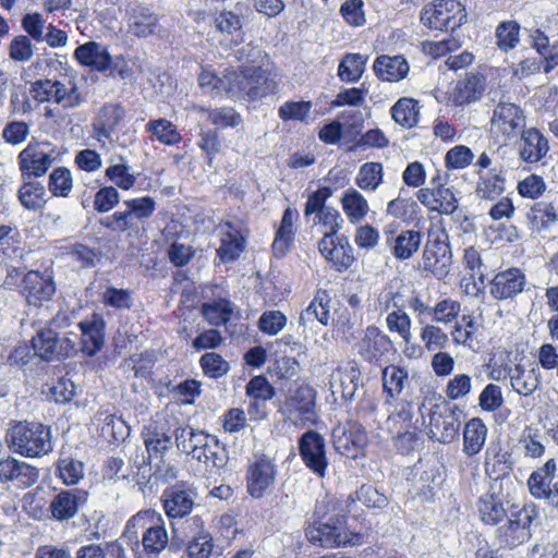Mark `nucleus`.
<instances>
[{"label": "nucleus", "mask_w": 558, "mask_h": 558, "mask_svg": "<svg viewBox=\"0 0 558 558\" xmlns=\"http://www.w3.org/2000/svg\"><path fill=\"white\" fill-rule=\"evenodd\" d=\"M179 522L171 521V537L165 526L163 518L155 510L137 512L126 522L122 537L136 547L142 546L149 558H157L165 550H180L186 543L187 533L181 531Z\"/></svg>", "instance_id": "1"}, {"label": "nucleus", "mask_w": 558, "mask_h": 558, "mask_svg": "<svg viewBox=\"0 0 558 558\" xmlns=\"http://www.w3.org/2000/svg\"><path fill=\"white\" fill-rule=\"evenodd\" d=\"M9 449L26 458H39L52 451L51 428L37 422H15L8 429Z\"/></svg>", "instance_id": "2"}, {"label": "nucleus", "mask_w": 558, "mask_h": 558, "mask_svg": "<svg viewBox=\"0 0 558 558\" xmlns=\"http://www.w3.org/2000/svg\"><path fill=\"white\" fill-rule=\"evenodd\" d=\"M537 517L538 510L533 504L510 510L509 515L495 530V544L501 549H513L527 542L532 536V522Z\"/></svg>", "instance_id": "3"}, {"label": "nucleus", "mask_w": 558, "mask_h": 558, "mask_svg": "<svg viewBox=\"0 0 558 558\" xmlns=\"http://www.w3.org/2000/svg\"><path fill=\"white\" fill-rule=\"evenodd\" d=\"M305 535L311 544L326 548L355 546L363 541L362 534L347 530L344 515L332 517L327 522L316 521L306 527Z\"/></svg>", "instance_id": "4"}, {"label": "nucleus", "mask_w": 558, "mask_h": 558, "mask_svg": "<svg viewBox=\"0 0 558 558\" xmlns=\"http://www.w3.org/2000/svg\"><path fill=\"white\" fill-rule=\"evenodd\" d=\"M420 17L429 29L454 31L466 20V11L458 0H434L423 7Z\"/></svg>", "instance_id": "5"}, {"label": "nucleus", "mask_w": 558, "mask_h": 558, "mask_svg": "<svg viewBox=\"0 0 558 558\" xmlns=\"http://www.w3.org/2000/svg\"><path fill=\"white\" fill-rule=\"evenodd\" d=\"M451 257L448 234L442 229H430L422 258L424 269L444 279L450 271Z\"/></svg>", "instance_id": "6"}, {"label": "nucleus", "mask_w": 558, "mask_h": 558, "mask_svg": "<svg viewBox=\"0 0 558 558\" xmlns=\"http://www.w3.org/2000/svg\"><path fill=\"white\" fill-rule=\"evenodd\" d=\"M227 97L256 99L267 94L266 77L260 66H245L241 71L228 70Z\"/></svg>", "instance_id": "7"}, {"label": "nucleus", "mask_w": 558, "mask_h": 558, "mask_svg": "<svg viewBox=\"0 0 558 558\" xmlns=\"http://www.w3.org/2000/svg\"><path fill=\"white\" fill-rule=\"evenodd\" d=\"M125 118V109L121 104L107 102L99 108L92 121L90 137L99 148L109 151L116 147L113 133Z\"/></svg>", "instance_id": "8"}, {"label": "nucleus", "mask_w": 558, "mask_h": 558, "mask_svg": "<svg viewBox=\"0 0 558 558\" xmlns=\"http://www.w3.org/2000/svg\"><path fill=\"white\" fill-rule=\"evenodd\" d=\"M462 411L448 402L433 404L429 409L430 437L439 442H451L458 435Z\"/></svg>", "instance_id": "9"}, {"label": "nucleus", "mask_w": 558, "mask_h": 558, "mask_svg": "<svg viewBox=\"0 0 558 558\" xmlns=\"http://www.w3.org/2000/svg\"><path fill=\"white\" fill-rule=\"evenodd\" d=\"M53 153L49 143L31 141L17 156L23 180L43 177L54 161Z\"/></svg>", "instance_id": "10"}, {"label": "nucleus", "mask_w": 558, "mask_h": 558, "mask_svg": "<svg viewBox=\"0 0 558 558\" xmlns=\"http://www.w3.org/2000/svg\"><path fill=\"white\" fill-rule=\"evenodd\" d=\"M316 390L303 384L289 390L280 411L294 423L313 422L316 415Z\"/></svg>", "instance_id": "11"}, {"label": "nucleus", "mask_w": 558, "mask_h": 558, "mask_svg": "<svg viewBox=\"0 0 558 558\" xmlns=\"http://www.w3.org/2000/svg\"><path fill=\"white\" fill-rule=\"evenodd\" d=\"M332 444L341 456L356 459L367 444V435L360 423L349 421L333 428Z\"/></svg>", "instance_id": "12"}, {"label": "nucleus", "mask_w": 558, "mask_h": 558, "mask_svg": "<svg viewBox=\"0 0 558 558\" xmlns=\"http://www.w3.org/2000/svg\"><path fill=\"white\" fill-rule=\"evenodd\" d=\"M525 116L523 110L512 102H499L490 119L492 132L507 140L515 137L523 131Z\"/></svg>", "instance_id": "13"}, {"label": "nucleus", "mask_w": 558, "mask_h": 558, "mask_svg": "<svg viewBox=\"0 0 558 558\" xmlns=\"http://www.w3.org/2000/svg\"><path fill=\"white\" fill-rule=\"evenodd\" d=\"M299 451L304 464L314 474L324 477L329 464L324 437L315 430L305 432L299 439Z\"/></svg>", "instance_id": "14"}, {"label": "nucleus", "mask_w": 558, "mask_h": 558, "mask_svg": "<svg viewBox=\"0 0 558 558\" xmlns=\"http://www.w3.org/2000/svg\"><path fill=\"white\" fill-rule=\"evenodd\" d=\"M88 494L82 489H62L54 494L47 509L49 518L63 523L73 519L87 502Z\"/></svg>", "instance_id": "15"}, {"label": "nucleus", "mask_w": 558, "mask_h": 558, "mask_svg": "<svg viewBox=\"0 0 558 558\" xmlns=\"http://www.w3.org/2000/svg\"><path fill=\"white\" fill-rule=\"evenodd\" d=\"M183 531L191 538L186 544V554L190 558H208L214 550V539L205 530V522L201 515H192L182 522Z\"/></svg>", "instance_id": "16"}, {"label": "nucleus", "mask_w": 558, "mask_h": 558, "mask_svg": "<svg viewBox=\"0 0 558 558\" xmlns=\"http://www.w3.org/2000/svg\"><path fill=\"white\" fill-rule=\"evenodd\" d=\"M39 478V470L25 461L12 456L0 459V482L3 485L13 483L15 486L26 488L33 486Z\"/></svg>", "instance_id": "17"}, {"label": "nucleus", "mask_w": 558, "mask_h": 558, "mask_svg": "<svg viewBox=\"0 0 558 558\" xmlns=\"http://www.w3.org/2000/svg\"><path fill=\"white\" fill-rule=\"evenodd\" d=\"M276 465L266 458L253 462L246 474V488L253 498H262L274 486L276 481Z\"/></svg>", "instance_id": "18"}, {"label": "nucleus", "mask_w": 558, "mask_h": 558, "mask_svg": "<svg viewBox=\"0 0 558 558\" xmlns=\"http://www.w3.org/2000/svg\"><path fill=\"white\" fill-rule=\"evenodd\" d=\"M318 250L338 271L347 270L354 260L353 248L345 236L323 235Z\"/></svg>", "instance_id": "19"}, {"label": "nucleus", "mask_w": 558, "mask_h": 558, "mask_svg": "<svg viewBox=\"0 0 558 558\" xmlns=\"http://www.w3.org/2000/svg\"><path fill=\"white\" fill-rule=\"evenodd\" d=\"M177 448L193 459L202 461L206 450L210 449L216 437L201 429L192 427H178L174 430Z\"/></svg>", "instance_id": "20"}, {"label": "nucleus", "mask_w": 558, "mask_h": 558, "mask_svg": "<svg viewBox=\"0 0 558 558\" xmlns=\"http://www.w3.org/2000/svg\"><path fill=\"white\" fill-rule=\"evenodd\" d=\"M23 293L28 304L39 306L51 300L56 284L49 274L31 270L23 278Z\"/></svg>", "instance_id": "21"}, {"label": "nucleus", "mask_w": 558, "mask_h": 558, "mask_svg": "<svg viewBox=\"0 0 558 558\" xmlns=\"http://www.w3.org/2000/svg\"><path fill=\"white\" fill-rule=\"evenodd\" d=\"M519 157L526 163H537L549 151L547 137L536 128L524 129L517 144Z\"/></svg>", "instance_id": "22"}, {"label": "nucleus", "mask_w": 558, "mask_h": 558, "mask_svg": "<svg viewBox=\"0 0 558 558\" xmlns=\"http://www.w3.org/2000/svg\"><path fill=\"white\" fill-rule=\"evenodd\" d=\"M196 494L192 489L174 486L162 494V505L167 517L171 521L181 520L189 515L195 505Z\"/></svg>", "instance_id": "23"}, {"label": "nucleus", "mask_w": 558, "mask_h": 558, "mask_svg": "<svg viewBox=\"0 0 558 558\" xmlns=\"http://www.w3.org/2000/svg\"><path fill=\"white\" fill-rule=\"evenodd\" d=\"M486 87V80L482 74L470 72L457 81L450 92V100L454 106H465L481 99Z\"/></svg>", "instance_id": "24"}, {"label": "nucleus", "mask_w": 558, "mask_h": 558, "mask_svg": "<svg viewBox=\"0 0 558 558\" xmlns=\"http://www.w3.org/2000/svg\"><path fill=\"white\" fill-rule=\"evenodd\" d=\"M424 402H415L414 399L399 401L395 411L387 418V428H414L424 425L422 408Z\"/></svg>", "instance_id": "25"}, {"label": "nucleus", "mask_w": 558, "mask_h": 558, "mask_svg": "<svg viewBox=\"0 0 558 558\" xmlns=\"http://www.w3.org/2000/svg\"><path fill=\"white\" fill-rule=\"evenodd\" d=\"M525 275L518 268L498 272L490 282L489 292L496 300L513 299L525 286Z\"/></svg>", "instance_id": "26"}, {"label": "nucleus", "mask_w": 558, "mask_h": 558, "mask_svg": "<svg viewBox=\"0 0 558 558\" xmlns=\"http://www.w3.org/2000/svg\"><path fill=\"white\" fill-rule=\"evenodd\" d=\"M498 483V477L495 478L490 492L482 495L477 502V510L481 521L487 525H498L508 515L509 512L502 497L499 493L495 492V486Z\"/></svg>", "instance_id": "27"}, {"label": "nucleus", "mask_w": 558, "mask_h": 558, "mask_svg": "<svg viewBox=\"0 0 558 558\" xmlns=\"http://www.w3.org/2000/svg\"><path fill=\"white\" fill-rule=\"evenodd\" d=\"M220 246L217 255L222 263L238 259L245 247V239L240 230L231 222H226L218 228Z\"/></svg>", "instance_id": "28"}, {"label": "nucleus", "mask_w": 558, "mask_h": 558, "mask_svg": "<svg viewBox=\"0 0 558 558\" xmlns=\"http://www.w3.org/2000/svg\"><path fill=\"white\" fill-rule=\"evenodd\" d=\"M373 70L381 81L397 83L407 77L410 66L403 56L383 54L375 59Z\"/></svg>", "instance_id": "29"}, {"label": "nucleus", "mask_w": 558, "mask_h": 558, "mask_svg": "<svg viewBox=\"0 0 558 558\" xmlns=\"http://www.w3.org/2000/svg\"><path fill=\"white\" fill-rule=\"evenodd\" d=\"M361 502L372 510H384L390 504L389 497L371 484H363L345 501L348 512L355 511L356 504Z\"/></svg>", "instance_id": "30"}, {"label": "nucleus", "mask_w": 558, "mask_h": 558, "mask_svg": "<svg viewBox=\"0 0 558 558\" xmlns=\"http://www.w3.org/2000/svg\"><path fill=\"white\" fill-rule=\"evenodd\" d=\"M108 166L105 169V178L111 182L114 187L123 191L131 190L137 180L132 167L128 163L123 155H112L107 160Z\"/></svg>", "instance_id": "31"}, {"label": "nucleus", "mask_w": 558, "mask_h": 558, "mask_svg": "<svg viewBox=\"0 0 558 558\" xmlns=\"http://www.w3.org/2000/svg\"><path fill=\"white\" fill-rule=\"evenodd\" d=\"M76 60L98 72H104L111 66L112 59L108 49L96 41H88L78 46L74 51Z\"/></svg>", "instance_id": "32"}, {"label": "nucleus", "mask_w": 558, "mask_h": 558, "mask_svg": "<svg viewBox=\"0 0 558 558\" xmlns=\"http://www.w3.org/2000/svg\"><path fill=\"white\" fill-rule=\"evenodd\" d=\"M340 204L351 225L363 222L371 211L368 201L354 187H349L343 191L340 197Z\"/></svg>", "instance_id": "33"}, {"label": "nucleus", "mask_w": 558, "mask_h": 558, "mask_svg": "<svg viewBox=\"0 0 558 558\" xmlns=\"http://www.w3.org/2000/svg\"><path fill=\"white\" fill-rule=\"evenodd\" d=\"M422 235L420 231L402 230L395 238H388L387 244L391 254L399 260L412 257L420 248Z\"/></svg>", "instance_id": "34"}, {"label": "nucleus", "mask_w": 558, "mask_h": 558, "mask_svg": "<svg viewBox=\"0 0 558 558\" xmlns=\"http://www.w3.org/2000/svg\"><path fill=\"white\" fill-rule=\"evenodd\" d=\"M298 216L296 209L288 207L284 210L272 243V250L277 256H283L292 244L294 239V221Z\"/></svg>", "instance_id": "35"}, {"label": "nucleus", "mask_w": 558, "mask_h": 558, "mask_svg": "<svg viewBox=\"0 0 558 558\" xmlns=\"http://www.w3.org/2000/svg\"><path fill=\"white\" fill-rule=\"evenodd\" d=\"M338 383H330L332 393L339 392L344 401H351L362 386L361 372L355 366L337 369Z\"/></svg>", "instance_id": "36"}, {"label": "nucleus", "mask_w": 558, "mask_h": 558, "mask_svg": "<svg viewBox=\"0 0 558 558\" xmlns=\"http://www.w3.org/2000/svg\"><path fill=\"white\" fill-rule=\"evenodd\" d=\"M487 437V427L478 417L471 418L463 430V452L469 456L478 453Z\"/></svg>", "instance_id": "37"}, {"label": "nucleus", "mask_w": 558, "mask_h": 558, "mask_svg": "<svg viewBox=\"0 0 558 558\" xmlns=\"http://www.w3.org/2000/svg\"><path fill=\"white\" fill-rule=\"evenodd\" d=\"M57 475L66 485H74L84 476V463L62 448L57 461Z\"/></svg>", "instance_id": "38"}, {"label": "nucleus", "mask_w": 558, "mask_h": 558, "mask_svg": "<svg viewBox=\"0 0 558 558\" xmlns=\"http://www.w3.org/2000/svg\"><path fill=\"white\" fill-rule=\"evenodd\" d=\"M54 351H45V353H38V351H12L7 361L10 365H20L25 369L34 373H39L45 369V365L52 360Z\"/></svg>", "instance_id": "39"}, {"label": "nucleus", "mask_w": 558, "mask_h": 558, "mask_svg": "<svg viewBox=\"0 0 558 558\" xmlns=\"http://www.w3.org/2000/svg\"><path fill=\"white\" fill-rule=\"evenodd\" d=\"M145 131L150 134L153 140L167 146L177 145L182 140L177 125L165 118L148 121L145 124Z\"/></svg>", "instance_id": "40"}, {"label": "nucleus", "mask_w": 558, "mask_h": 558, "mask_svg": "<svg viewBox=\"0 0 558 558\" xmlns=\"http://www.w3.org/2000/svg\"><path fill=\"white\" fill-rule=\"evenodd\" d=\"M555 471L556 463L550 459L531 474L527 485L532 496L545 499L547 490L550 489L551 483L555 480Z\"/></svg>", "instance_id": "41"}, {"label": "nucleus", "mask_w": 558, "mask_h": 558, "mask_svg": "<svg viewBox=\"0 0 558 558\" xmlns=\"http://www.w3.org/2000/svg\"><path fill=\"white\" fill-rule=\"evenodd\" d=\"M480 175L475 193L482 199H496L505 191V178L496 169L486 173L477 171Z\"/></svg>", "instance_id": "42"}, {"label": "nucleus", "mask_w": 558, "mask_h": 558, "mask_svg": "<svg viewBox=\"0 0 558 558\" xmlns=\"http://www.w3.org/2000/svg\"><path fill=\"white\" fill-rule=\"evenodd\" d=\"M391 117L399 125L411 129L418 121V102L409 97H402L390 109Z\"/></svg>", "instance_id": "43"}, {"label": "nucleus", "mask_w": 558, "mask_h": 558, "mask_svg": "<svg viewBox=\"0 0 558 558\" xmlns=\"http://www.w3.org/2000/svg\"><path fill=\"white\" fill-rule=\"evenodd\" d=\"M367 57L361 53H347L338 65V76L344 83H355L362 77Z\"/></svg>", "instance_id": "44"}, {"label": "nucleus", "mask_w": 558, "mask_h": 558, "mask_svg": "<svg viewBox=\"0 0 558 558\" xmlns=\"http://www.w3.org/2000/svg\"><path fill=\"white\" fill-rule=\"evenodd\" d=\"M130 32L137 37H148L160 33V25L156 14L147 9H138L130 21Z\"/></svg>", "instance_id": "45"}, {"label": "nucleus", "mask_w": 558, "mask_h": 558, "mask_svg": "<svg viewBox=\"0 0 558 558\" xmlns=\"http://www.w3.org/2000/svg\"><path fill=\"white\" fill-rule=\"evenodd\" d=\"M234 305L227 299L214 300L202 305L204 318L214 326L226 325L232 317Z\"/></svg>", "instance_id": "46"}, {"label": "nucleus", "mask_w": 558, "mask_h": 558, "mask_svg": "<svg viewBox=\"0 0 558 558\" xmlns=\"http://www.w3.org/2000/svg\"><path fill=\"white\" fill-rule=\"evenodd\" d=\"M384 168L380 162L363 163L355 177V184L365 192H375L383 182Z\"/></svg>", "instance_id": "47"}, {"label": "nucleus", "mask_w": 558, "mask_h": 558, "mask_svg": "<svg viewBox=\"0 0 558 558\" xmlns=\"http://www.w3.org/2000/svg\"><path fill=\"white\" fill-rule=\"evenodd\" d=\"M45 186L35 181L24 182L19 190V199L22 206L28 210H38L46 203Z\"/></svg>", "instance_id": "48"}, {"label": "nucleus", "mask_w": 558, "mask_h": 558, "mask_svg": "<svg viewBox=\"0 0 558 558\" xmlns=\"http://www.w3.org/2000/svg\"><path fill=\"white\" fill-rule=\"evenodd\" d=\"M408 381V373L401 367L389 365L383 371L384 391L390 399H396Z\"/></svg>", "instance_id": "49"}, {"label": "nucleus", "mask_w": 558, "mask_h": 558, "mask_svg": "<svg viewBox=\"0 0 558 558\" xmlns=\"http://www.w3.org/2000/svg\"><path fill=\"white\" fill-rule=\"evenodd\" d=\"M142 436L148 452H165L172 446V437L156 424L146 426Z\"/></svg>", "instance_id": "50"}, {"label": "nucleus", "mask_w": 558, "mask_h": 558, "mask_svg": "<svg viewBox=\"0 0 558 558\" xmlns=\"http://www.w3.org/2000/svg\"><path fill=\"white\" fill-rule=\"evenodd\" d=\"M421 208L412 198L397 197L387 204V215L410 223L417 219Z\"/></svg>", "instance_id": "51"}, {"label": "nucleus", "mask_w": 558, "mask_h": 558, "mask_svg": "<svg viewBox=\"0 0 558 558\" xmlns=\"http://www.w3.org/2000/svg\"><path fill=\"white\" fill-rule=\"evenodd\" d=\"M420 430L421 427L388 428V432L392 435L393 447L402 454L410 453L420 445Z\"/></svg>", "instance_id": "52"}, {"label": "nucleus", "mask_w": 558, "mask_h": 558, "mask_svg": "<svg viewBox=\"0 0 558 558\" xmlns=\"http://www.w3.org/2000/svg\"><path fill=\"white\" fill-rule=\"evenodd\" d=\"M510 380L513 390L522 396H530L539 385V380L534 374V369L525 371L520 366H515L513 369H510Z\"/></svg>", "instance_id": "53"}, {"label": "nucleus", "mask_w": 558, "mask_h": 558, "mask_svg": "<svg viewBox=\"0 0 558 558\" xmlns=\"http://www.w3.org/2000/svg\"><path fill=\"white\" fill-rule=\"evenodd\" d=\"M54 92L53 100L64 109H74L78 107L83 101V97L78 92L77 86L74 83H70V86H65L61 81L54 80Z\"/></svg>", "instance_id": "54"}, {"label": "nucleus", "mask_w": 558, "mask_h": 558, "mask_svg": "<svg viewBox=\"0 0 558 558\" xmlns=\"http://www.w3.org/2000/svg\"><path fill=\"white\" fill-rule=\"evenodd\" d=\"M312 222L319 226L324 235H336L343 226V218L338 209L328 207L327 209L313 215Z\"/></svg>", "instance_id": "55"}, {"label": "nucleus", "mask_w": 558, "mask_h": 558, "mask_svg": "<svg viewBox=\"0 0 558 558\" xmlns=\"http://www.w3.org/2000/svg\"><path fill=\"white\" fill-rule=\"evenodd\" d=\"M495 34L497 46L504 51L511 50L520 41V25L515 21L501 22Z\"/></svg>", "instance_id": "56"}, {"label": "nucleus", "mask_w": 558, "mask_h": 558, "mask_svg": "<svg viewBox=\"0 0 558 558\" xmlns=\"http://www.w3.org/2000/svg\"><path fill=\"white\" fill-rule=\"evenodd\" d=\"M48 187L52 195L66 197L73 187L71 171L65 167L53 169L49 175Z\"/></svg>", "instance_id": "57"}, {"label": "nucleus", "mask_w": 558, "mask_h": 558, "mask_svg": "<svg viewBox=\"0 0 558 558\" xmlns=\"http://www.w3.org/2000/svg\"><path fill=\"white\" fill-rule=\"evenodd\" d=\"M312 110V102L300 101H286L278 109V116L283 121H300L306 122Z\"/></svg>", "instance_id": "58"}, {"label": "nucleus", "mask_w": 558, "mask_h": 558, "mask_svg": "<svg viewBox=\"0 0 558 558\" xmlns=\"http://www.w3.org/2000/svg\"><path fill=\"white\" fill-rule=\"evenodd\" d=\"M386 325L391 332L398 333L405 343L410 342L412 337L411 318L403 308L389 312L386 317Z\"/></svg>", "instance_id": "59"}, {"label": "nucleus", "mask_w": 558, "mask_h": 558, "mask_svg": "<svg viewBox=\"0 0 558 558\" xmlns=\"http://www.w3.org/2000/svg\"><path fill=\"white\" fill-rule=\"evenodd\" d=\"M225 81H227V72L222 76H218L213 71L203 70L198 75L201 88L211 97L227 96L228 87Z\"/></svg>", "instance_id": "60"}, {"label": "nucleus", "mask_w": 558, "mask_h": 558, "mask_svg": "<svg viewBox=\"0 0 558 558\" xmlns=\"http://www.w3.org/2000/svg\"><path fill=\"white\" fill-rule=\"evenodd\" d=\"M246 393L253 399L252 405L257 408L258 402H265L274 398L275 389L265 377L255 376L247 383Z\"/></svg>", "instance_id": "61"}, {"label": "nucleus", "mask_w": 558, "mask_h": 558, "mask_svg": "<svg viewBox=\"0 0 558 558\" xmlns=\"http://www.w3.org/2000/svg\"><path fill=\"white\" fill-rule=\"evenodd\" d=\"M461 312V304L457 300L447 298L440 300L432 308V319L437 323L449 324L456 320Z\"/></svg>", "instance_id": "62"}, {"label": "nucleus", "mask_w": 558, "mask_h": 558, "mask_svg": "<svg viewBox=\"0 0 558 558\" xmlns=\"http://www.w3.org/2000/svg\"><path fill=\"white\" fill-rule=\"evenodd\" d=\"M84 347L93 345L94 349H101L104 344L105 322L102 318H94L90 322L80 324Z\"/></svg>", "instance_id": "63"}, {"label": "nucleus", "mask_w": 558, "mask_h": 558, "mask_svg": "<svg viewBox=\"0 0 558 558\" xmlns=\"http://www.w3.org/2000/svg\"><path fill=\"white\" fill-rule=\"evenodd\" d=\"M21 25L29 39L36 43H43L45 40L47 25L45 19L38 12L26 13L22 17Z\"/></svg>", "instance_id": "64"}]
</instances>
